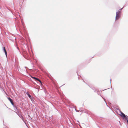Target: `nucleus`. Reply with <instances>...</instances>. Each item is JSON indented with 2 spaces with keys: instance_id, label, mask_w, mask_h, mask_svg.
I'll use <instances>...</instances> for the list:
<instances>
[{
  "instance_id": "obj_1",
  "label": "nucleus",
  "mask_w": 128,
  "mask_h": 128,
  "mask_svg": "<svg viewBox=\"0 0 128 128\" xmlns=\"http://www.w3.org/2000/svg\"><path fill=\"white\" fill-rule=\"evenodd\" d=\"M121 14V12L118 11L116 12L115 20H118L120 17Z\"/></svg>"
},
{
  "instance_id": "obj_2",
  "label": "nucleus",
  "mask_w": 128,
  "mask_h": 128,
  "mask_svg": "<svg viewBox=\"0 0 128 128\" xmlns=\"http://www.w3.org/2000/svg\"><path fill=\"white\" fill-rule=\"evenodd\" d=\"M120 115L122 117V118L124 120L126 121L127 119V118L126 117V115H125L122 112H121Z\"/></svg>"
},
{
  "instance_id": "obj_3",
  "label": "nucleus",
  "mask_w": 128,
  "mask_h": 128,
  "mask_svg": "<svg viewBox=\"0 0 128 128\" xmlns=\"http://www.w3.org/2000/svg\"><path fill=\"white\" fill-rule=\"evenodd\" d=\"M8 100L10 101L11 103L12 104V106H14V104L13 103V102L12 100L10 98L8 97Z\"/></svg>"
},
{
  "instance_id": "obj_4",
  "label": "nucleus",
  "mask_w": 128,
  "mask_h": 128,
  "mask_svg": "<svg viewBox=\"0 0 128 128\" xmlns=\"http://www.w3.org/2000/svg\"><path fill=\"white\" fill-rule=\"evenodd\" d=\"M18 116L20 117V118L23 121H24V119L23 116H22V115L21 114H20L18 115Z\"/></svg>"
},
{
  "instance_id": "obj_5",
  "label": "nucleus",
  "mask_w": 128,
  "mask_h": 128,
  "mask_svg": "<svg viewBox=\"0 0 128 128\" xmlns=\"http://www.w3.org/2000/svg\"><path fill=\"white\" fill-rule=\"evenodd\" d=\"M26 94L27 95H28V97L29 98H31V96L30 95V94H29L28 92H26Z\"/></svg>"
},
{
  "instance_id": "obj_6",
  "label": "nucleus",
  "mask_w": 128,
  "mask_h": 128,
  "mask_svg": "<svg viewBox=\"0 0 128 128\" xmlns=\"http://www.w3.org/2000/svg\"><path fill=\"white\" fill-rule=\"evenodd\" d=\"M35 81H38L40 83L42 84V82L40 80H39L38 78H36V80H35Z\"/></svg>"
},
{
  "instance_id": "obj_7",
  "label": "nucleus",
  "mask_w": 128,
  "mask_h": 128,
  "mask_svg": "<svg viewBox=\"0 0 128 128\" xmlns=\"http://www.w3.org/2000/svg\"><path fill=\"white\" fill-rule=\"evenodd\" d=\"M13 106L14 108V110L16 111L17 110V108L16 106L14 105V106Z\"/></svg>"
},
{
  "instance_id": "obj_8",
  "label": "nucleus",
  "mask_w": 128,
  "mask_h": 128,
  "mask_svg": "<svg viewBox=\"0 0 128 128\" xmlns=\"http://www.w3.org/2000/svg\"><path fill=\"white\" fill-rule=\"evenodd\" d=\"M4 51L5 53V54L6 56V57H7V52L6 51V50H4Z\"/></svg>"
},
{
  "instance_id": "obj_9",
  "label": "nucleus",
  "mask_w": 128,
  "mask_h": 128,
  "mask_svg": "<svg viewBox=\"0 0 128 128\" xmlns=\"http://www.w3.org/2000/svg\"><path fill=\"white\" fill-rule=\"evenodd\" d=\"M31 77L35 80L36 79V78L32 76H31Z\"/></svg>"
},
{
  "instance_id": "obj_10",
  "label": "nucleus",
  "mask_w": 128,
  "mask_h": 128,
  "mask_svg": "<svg viewBox=\"0 0 128 128\" xmlns=\"http://www.w3.org/2000/svg\"><path fill=\"white\" fill-rule=\"evenodd\" d=\"M30 98L31 100L32 101L34 100V98L33 97L31 96V98Z\"/></svg>"
},
{
  "instance_id": "obj_11",
  "label": "nucleus",
  "mask_w": 128,
  "mask_h": 128,
  "mask_svg": "<svg viewBox=\"0 0 128 128\" xmlns=\"http://www.w3.org/2000/svg\"><path fill=\"white\" fill-rule=\"evenodd\" d=\"M123 8L120 9L118 11H120V12H121V10H122V8Z\"/></svg>"
},
{
  "instance_id": "obj_12",
  "label": "nucleus",
  "mask_w": 128,
  "mask_h": 128,
  "mask_svg": "<svg viewBox=\"0 0 128 128\" xmlns=\"http://www.w3.org/2000/svg\"><path fill=\"white\" fill-rule=\"evenodd\" d=\"M14 112L17 114L18 115H18L19 114H18V112H16L15 111H14Z\"/></svg>"
},
{
  "instance_id": "obj_13",
  "label": "nucleus",
  "mask_w": 128,
  "mask_h": 128,
  "mask_svg": "<svg viewBox=\"0 0 128 128\" xmlns=\"http://www.w3.org/2000/svg\"><path fill=\"white\" fill-rule=\"evenodd\" d=\"M3 50H4V51L5 50H6L5 47H4L3 48Z\"/></svg>"
},
{
  "instance_id": "obj_14",
  "label": "nucleus",
  "mask_w": 128,
  "mask_h": 128,
  "mask_svg": "<svg viewBox=\"0 0 128 128\" xmlns=\"http://www.w3.org/2000/svg\"><path fill=\"white\" fill-rule=\"evenodd\" d=\"M103 98V99H104V101H105V102H106V104L107 105V106H108V105H107V104H106V102L105 101V98Z\"/></svg>"
},
{
  "instance_id": "obj_15",
  "label": "nucleus",
  "mask_w": 128,
  "mask_h": 128,
  "mask_svg": "<svg viewBox=\"0 0 128 128\" xmlns=\"http://www.w3.org/2000/svg\"><path fill=\"white\" fill-rule=\"evenodd\" d=\"M76 110L77 112H78V110Z\"/></svg>"
},
{
  "instance_id": "obj_16",
  "label": "nucleus",
  "mask_w": 128,
  "mask_h": 128,
  "mask_svg": "<svg viewBox=\"0 0 128 128\" xmlns=\"http://www.w3.org/2000/svg\"><path fill=\"white\" fill-rule=\"evenodd\" d=\"M5 128H8L6 126V127H5Z\"/></svg>"
},
{
  "instance_id": "obj_17",
  "label": "nucleus",
  "mask_w": 128,
  "mask_h": 128,
  "mask_svg": "<svg viewBox=\"0 0 128 128\" xmlns=\"http://www.w3.org/2000/svg\"><path fill=\"white\" fill-rule=\"evenodd\" d=\"M96 90H94V92H96Z\"/></svg>"
},
{
  "instance_id": "obj_18",
  "label": "nucleus",
  "mask_w": 128,
  "mask_h": 128,
  "mask_svg": "<svg viewBox=\"0 0 128 128\" xmlns=\"http://www.w3.org/2000/svg\"><path fill=\"white\" fill-rule=\"evenodd\" d=\"M111 79L110 80V84H111Z\"/></svg>"
},
{
  "instance_id": "obj_19",
  "label": "nucleus",
  "mask_w": 128,
  "mask_h": 128,
  "mask_svg": "<svg viewBox=\"0 0 128 128\" xmlns=\"http://www.w3.org/2000/svg\"><path fill=\"white\" fill-rule=\"evenodd\" d=\"M83 80V82H84V80Z\"/></svg>"
},
{
  "instance_id": "obj_20",
  "label": "nucleus",
  "mask_w": 128,
  "mask_h": 128,
  "mask_svg": "<svg viewBox=\"0 0 128 128\" xmlns=\"http://www.w3.org/2000/svg\"><path fill=\"white\" fill-rule=\"evenodd\" d=\"M18 48V49H19V48Z\"/></svg>"
},
{
  "instance_id": "obj_21",
  "label": "nucleus",
  "mask_w": 128,
  "mask_h": 128,
  "mask_svg": "<svg viewBox=\"0 0 128 128\" xmlns=\"http://www.w3.org/2000/svg\"><path fill=\"white\" fill-rule=\"evenodd\" d=\"M92 90H94V89L92 88Z\"/></svg>"
},
{
  "instance_id": "obj_22",
  "label": "nucleus",
  "mask_w": 128,
  "mask_h": 128,
  "mask_svg": "<svg viewBox=\"0 0 128 128\" xmlns=\"http://www.w3.org/2000/svg\"><path fill=\"white\" fill-rule=\"evenodd\" d=\"M78 122H79L78 121Z\"/></svg>"
}]
</instances>
